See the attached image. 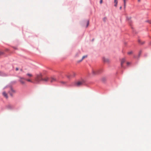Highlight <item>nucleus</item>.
Returning <instances> with one entry per match:
<instances>
[{
  "instance_id": "obj_1",
  "label": "nucleus",
  "mask_w": 151,
  "mask_h": 151,
  "mask_svg": "<svg viewBox=\"0 0 151 151\" xmlns=\"http://www.w3.org/2000/svg\"><path fill=\"white\" fill-rule=\"evenodd\" d=\"M85 83V81L83 80L78 81L74 83V86L76 87H79L84 85Z\"/></svg>"
},
{
  "instance_id": "obj_2",
  "label": "nucleus",
  "mask_w": 151,
  "mask_h": 151,
  "mask_svg": "<svg viewBox=\"0 0 151 151\" xmlns=\"http://www.w3.org/2000/svg\"><path fill=\"white\" fill-rule=\"evenodd\" d=\"M42 75L41 74L37 75L35 78V81L36 82H38L42 81Z\"/></svg>"
},
{
  "instance_id": "obj_3",
  "label": "nucleus",
  "mask_w": 151,
  "mask_h": 151,
  "mask_svg": "<svg viewBox=\"0 0 151 151\" xmlns=\"http://www.w3.org/2000/svg\"><path fill=\"white\" fill-rule=\"evenodd\" d=\"M101 70L100 69H94L92 70V73L93 75H98L101 72Z\"/></svg>"
},
{
  "instance_id": "obj_4",
  "label": "nucleus",
  "mask_w": 151,
  "mask_h": 151,
  "mask_svg": "<svg viewBox=\"0 0 151 151\" xmlns=\"http://www.w3.org/2000/svg\"><path fill=\"white\" fill-rule=\"evenodd\" d=\"M19 81L22 84H24L25 82L24 81L25 80V79L23 77H19Z\"/></svg>"
},
{
  "instance_id": "obj_5",
  "label": "nucleus",
  "mask_w": 151,
  "mask_h": 151,
  "mask_svg": "<svg viewBox=\"0 0 151 151\" xmlns=\"http://www.w3.org/2000/svg\"><path fill=\"white\" fill-rule=\"evenodd\" d=\"M9 89H10V91H9V93L10 94L11 96H12V93H15V91L14 90L12 87H10Z\"/></svg>"
},
{
  "instance_id": "obj_6",
  "label": "nucleus",
  "mask_w": 151,
  "mask_h": 151,
  "mask_svg": "<svg viewBox=\"0 0 151 151\" xmlns=\"http://www.w3.org/2000/svg\"><path fill=\"white\" fill-rule=\"evenodd\" d=\"M6 109H13L14 107L13 105L11 104H8L6 106Z\"/></svg>"
},
{
  "instance_id": "obj_7",
  "label": "nucleus",
  "mask_w": 151,
  "mask_h": 151,
  "mask_svg": "<svg viewBox=\"0 0 151 151\" xmlns=\"http://www.w3.org/2000/svg\"><path fill=\"white\" fill-rule=\"evenodd\" d=\"M49 81L51 83H52L56 81V79L54 77H51L50 78H49Z\"/></svg>"
},
{
  "instance_id": "obj_8",
  "label": "nucleus",
  "mask_w": 151,
  "mask_h": 151,
  "mask_svg": "<svg viewBox=\"0 0 151 151\" xmlns=\"http://www.w3.org/2000/svg\"><path fill=\"white\" fill-rule=\"evenodd\" d=\"M103 61L105 63H108L109 62V59L107 58L104 57L103 58Z\"/></svg>"
},
{
  "instance_id": "obj_9",
  "label": "nucleus",
  "mask_w": 151,
  "mask_h": 151,
  "mask_svg": "<svg viewBox=\"0 0 151 151\" xmlns=\"http://www.w3.org/2000/svg\"><path fill=\"white\" fill-rule=\"evenodd\" d=\"M49 81V78L48 77H46L44 78H42V81L45 82H47Z\"/></svg>"
},
{
  "instance_id": "obj_10",
  "label": "nucleus",
  "mask_w": 151,
  "mask_h": 151,
  "mask_svg": "<svg viewBox=\"0 0 151 151\" xmlns=\"http://www.w3.org/2000/svg\"><path fill=\"white\" fill-rule=\"evenodd\" d=\"M3 96L5 97L7 99L8 98V96L7 93L5 91H4L2 93Z\"/></svg>"
},
{
  "instance_id": "obj_11",
  "label": "nucleus",
  "mask_w": 151,
  "mask_h": 151,
  "mask_svg": "<svg viewBox=\"0 0 151 151\" xmlns=\"http://www.w3.org/2000/svg\"><path fill=\"white\" fill-rule=\"evenodd\" d=\"M125 60L124 58L122 59L121 61V65L122 67H123V64L125 62Z\"/></svg>"
},
{
  "instance_id": "obj_12",
  "label": "nucleus",
  "mask_w": 151,
  "mask_h": 151,
  "mask_svg": "<svg viewBox=\"0 0 151 151\" xmlns=\"http://www.w3.org/2000/svg\"><path fill=\"white\" fill-rule=\"evenodd\" d=\"M87 57V55H84L83 56L82 58V59L78 61V63H79L81 62L83 59H84L85 58H86Z\"/></svg>"
},
{
  "instance_id": "obj_13",
  "label": "nucleus",
  "mask_w": 151,
  "mask_h": 151,
  "mask_svg": "<svg viewBox=\"0 0 151 151\" xmlns=\"http://www.w3.org/2000/svg\"><path fill=\"white\" fill-rule=\"evenodd\" d=\"M114 6L115 7H116L118 3L117 0H114Z\"/></svg>"
},
{
  "instance_id": "obj_14",
  "label": "nucleus",
  "mask_w": 151,
  "mask_h": 151,
  "mask_svg": "<svg viewBox=\"0 0 151 151\" xmlns=\"http://www.w3.org/2000/svg\"><path fill=\"white\" fill-rule=\"evenodd\" d=\"M138 41L139 43L141 44H143L145 43L144 41H142L140 40H139Z\"/></svg>"
},
{
  "instance_id": "obj_15",
  "label": "nucleus",
  "mask_w": 151,
  "mask_h": 151,
  "mask_svg": "<svg viewBox=\"0 0 151 151\" xmlns=\"http://www.w3.org/2000/svg\"><path fill=\"white\" fill-rule=\"evenodd\" d=\"M106 78L105 77H103L101 79V80L103 82H104L106 81Z\"/></svg>"
},
{
  "instance_id": "obj_16",
  "label": "nucleus",
  "mask_w": 151,
  "mask_h": 151,
  "mask_svg": "<svg viewBox=\"0 0 151 151\" xmlns=\"http://www.w3.org/2000/svg\"><path fill=\"white\" fill-rule=\"evenodd\" d=\"M27 75L29 77H32V74L30 73H27Z\"/></svg>"
},
{
  "instance_id": "obj_17",
  "label": "nucleus",
  "mask_w": 151,
  "mask_h": 151,
  "mask_svg": "<svg viewBox=\"0 0 151 151\" xmlns=\"http://www.w3.org/2000/svg\"><path fill=\"white\" fill-rule=\"evenodd\" d=\"M68 78H70L72 77V76L71 75H68L66 76Z\"/></svg>"
},
{
  "instance_id": "obj_18",
  "label": "nucleus",
  "mask_w": 151,
  "mask_h": 151,
  "mask_svg": "<svg viewBox=\"0 0 151 151\" xmlns=\"http://www.w3.org/2000/svg\"><path fill=\"white\" fill-rule=\"evenodd\" d=\"M133 53V52L132 51H130L128 52L127 54L129 55H130L132 54Z\"/></svg>"
},
{
  "instance_id": "obj_19",
  "label": "nucleus",
  "mask_w": 151,
  "mask_h": 151,
  "mask_svg": "<svg viewBox=\"0 0 151 151\" xmlns=\"http://www.w3.org/2000/svg\"><path fill=\"white\" fill-rule=\"evenodd\" d=\"M127 0H123L124 2V8H125L126 6V1Z\"/></svg>"
},
{
  "instance_id": "obj_20",
  "label": "nucleus",
  "mask_w": 151,
  "mask_h": 151,
  "mask_svg": "<svg viewBox=\"0 0 151 151\" xmlns=\"http://www.w3.org/2000/svg\"><path fill=\"white\" fill-rule=\"evenodd\" d=\"M25 80L27 81L32 82V81L29 79H25Z\"/></svg>"
},
{
  "instance_id": "obj_21",
  "label": "nucleus",
  "mask_w": 151,
  "mask_h": 151,
  "mask_svg": "<svg viewBox=\"0 0 151 151\" xmlns=\"http://www.w3.org/2000/svg\"><path fill=\"white\" fill-rule=\"evenodd\" d=\"M60 83L63 84H65L66 82L64 81H61Z\"/></svg>"
},
{
  "instance_id": "obj_22",
  "label": "nucleus",
  "mask_w": 151,
  "mask_h": 151,
  "mask_svg": "<svg viewBox=\"0 0 151 151\" xmlns=\"http://www.w3.org/2000/svg\"><path fill=\"white\" fill-rule=\"evenodd\" d=\"M76 75V73H73V75H72V76H75Z\"/></svg>"
},
{
  "instance_id": "obj_23",
  "label": "nucleus",
  "mask_w": 151,
  "mask_h": 151,
  "mask_svg": "<svg viewBox=\"0 0 151 151\" xmlns=\"http://www.w3.org/2000/svg\"><path fill=\"white\" fill-rule=\"evenodd\" d=\"M3 73L1 72L0 71V76H3Z\"/></svg>"
},
{
  "instance_id": "obj_24",
  "label": "nucleus",
  "mask_w": 151,
  "mask_h": 151,
  "mask_svg": "<svg viewBox=\"0 0 151 151\" xmlns=\"http://www.w3.org/2000/svg\"><path fill=\"white\" fill-rule=\"evenodd\" d=\"M106 18H104L103 19V20L104 22H106Z\"/></svg>"
},
{
  "instance_id": "obj_25",
  "label": "nucleus",
  "mask_w": 151,
  "mask_h": 151,
  "mask_svg": "<svg viewBox=\"0 0 151 151\" xmlns=\"http://www.w3.org/2000/svg\"><path fill=\"white\" fill-rule=\"evenodd\" d=\"M89 24V21H88L87 22V26L86 27H88V25Z\"/></svg>"
},
{
  "instance_id": "obj_26",
  "label": "nucleus",
  "mask_w": 151,
  "mask_h": 151,
  "mask_svg": "<svg viewBox=\"0 0 151 151\" xmlns=\"http://www.w3.org/2000/svg\"><path fill=\"white\" fill-rule=\"evenodd\" d=\"M102 2H103V0H100V3L101 4L102 3Z\"/></svg>"
},
{
  "instance_id": "obj_27",
  "label": "nucleus",
  "mask_w": 151,
  "mask_h": 151,
  "mask_svg": "<svg viewBox=\"0 0 151 151\" xmlns=\"http://www.w3.org/2000/svg\"><path fill=\"white\" fill-rule=\"evenodd\" d=\"M147 22H148V23H149L150 24H151V21H147Z\"/></svg>"
},
{
  "instance_id": "obj_28",
  "label": "nucleus",
  "mask_w": 151,
  "mask_h": 151,
  "mask_svg": "<svg viewBox=\"0 0 151 151\" xmlns=\"http://www.w3.org/2000/svg\"><path fill=\"white\" fill-rule=\"evenodd\" d=\"M15 69H16V71H17V70H19V69H18V68H16Z\"/></svg>"
},
{
  "instance_id": "obj_29",
  "label": "nucleus",
  "mask_w": 151,
  "mask_h": 151,
  "mask_svg": "<svg viewBox=\"0 0 151 151\" xmlns=\"http://www.w3.org/2000/svg\"><path fill=\"white\" fill-rule=\"evenodd\" d=\"M129 64H130V63H129V62H127V65H128Z\"/></svg>"
},
{
  "instance_id": "obj_30",
  "label": "nucleus",
  "mask_w": 151,
  "mask_h": 151,
  "mask_svg": "<svg viewBox=\"0 0 151 151\" xmlns=\"http://www.w3.org/2000/svg\"><path fill=\"white\" fill-rule=\"evenodd\" d=\"M122 6H120V9L121 10V9H122Z\"/></svg>"
},
{
  "instance_id": "obj_31",
  "label": "nucleus",
  "mask_w": 151,
  "mask_h": 151,
  "mask_svg": "<svg viewBox=\"0 0 151 151\" xmlns=\"http://www.w3.org/2000/svg\"><path fill=\"white\" fill-rule=\"evenodd\" d=\"M141 1V0H138V1L139 2H140Z\"/></svg>"
},
{
  "instance_id": "obj_32",
  "label": "nucleus",
  "mask_w": 151,
  "mask_h": 151,
  "mask_svg": "<svg viewBox=\"0 0 151 151\" xmlns=\"http://www.w3.org/2000/svg\"><path fill=\"white\" fill-rule=\"evenodd\" d=\"M141 53V52H139V55H140Z\"/></svg>"
},
{
  "instance_id": "obj_33",
  "label": "nucleus",
  "mask_w": 151,
  "mask_h": 151,
  "mask_svg": "<svg viewBox=\"0 0 151 151\" xmlns=\"http://www.w3.org/2000/svg\"><path fill=\"white\" fill-rule=\"evenodd\" d=\"M1 54H0V55Z\"/></svg>"
}]
</instances>
